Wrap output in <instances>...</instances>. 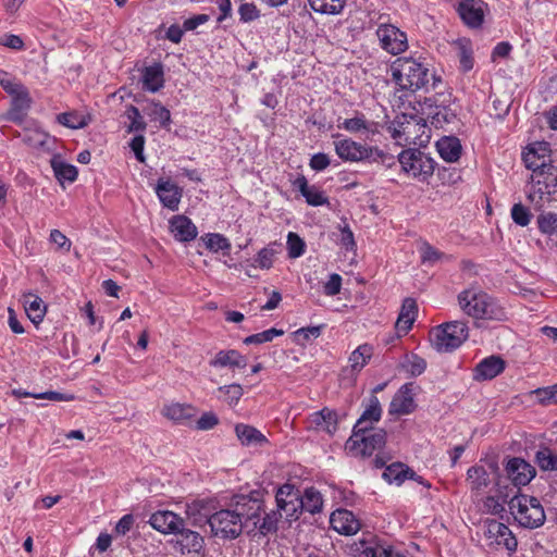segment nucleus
<instances>
[{
    "label": "nucleus",
    "instance_id": "f257e3e1",
    "mask_svg": "<svg viewBox=\"0 0 557 557\" xmlns=\"http://www.w3.org/2000/svg\"><path fill=\"white\" fill-rule=\"evenodd\" d=\"M392 76L395 83L401 88L410 91L419 89L435 90L442 78L431 73L429 67L413 58H398L392 66Z\"/></svg>",
    "mask_w": 557,
    "mask_h": 557
},
{
    "label": "nucleus",
    "instance_id": "f03ea898",
    "mask_svg": "<svg viewBox=\"0 0 557 557\" xmlns=\"http://www.w3.org/2000/svg\"><path fill=\"white\" fill-rule=\"evenodd\" d=\"M461 310L474 319L505 321L507 312L497 299L479 288H468L458 295Z\"/></svg>",
    "mask_w": 557,
    "mask_h": 557
},
{
    "label": "nucleus",
    "instance_id": "7ed1b4c3",
    "mask_svg": "<svg viewBox=\"0 0 557 557\" xmlns=\"http://www.w3.org/2000/svg\"><path fill=\"white\" fill-rule=\"evenodd\" d=\"M335 152L339 159L349 162L382 163L391 168L395 164L394 158L379 147L357 143L339 134L333 135Z\"/></svg>",
    "mask_w": 557,
    "mask_h": 557
},
{
    "label": "nucleus",
    "instance_id": "20e7f679",
    "mask_svg": "<svg viewBox=\"0 0 557 557\" xmlns=\"http://www.w3.org/2000/svg\"><path fill=\"white\" fill-rule=\"evenodd\" d=\"M508 507L515 520L523 528L536 529L545 522L544 508L534 496L517 494L508 502Z\"/></svg>",
    "mask_w": 557,
    "mask_h": 557
},
{
    "label": "nucleus",
    "instance_id": "39448f33",
    "mask_svg": "<svg viewBox=\"0 0 557 557\" xmlns=\"http://www.w3.org/2000/svg\"><path fill=\"white\" fill-rule=\"evenodd\" d=\"M398 161L404 172L422 182L428 181L435 170L434 160L418 149L401 151L398 156Z\"/></svg>",
    "mask_w": 557,
    "mask_h": 557
},
{
    "label": "nucleus",
    "instance_id": "423d86ee",
    "mask_svg": "<svg viewBox=\"0 0 557 557\" xmlns=\"http://www.w3.org/2000/svg\"><path fill=\"white\" fill-rule=\"evenodd\" d=\"M209 525L214 536L236 539L244 529V522L233 509H221L211 515Z\"/></svg>",
    "mask_w": 557,
    "mask_h": 557
},
{
    "label": "nucleus",
    "instance_id": "0eeeda50",
    "mask_svg": "<svg viewBox=\"0 0 557 557\" xmlns=\"http://www.w3.org/2000/svg\"><path fill=\"white\" fill-rule=\"evenodd\" d=\"M386 431L377 429L371 434H362L360 436H350L346 442V449L356 457H370L375 450L385 446Z\"/></svg>",
    "mask_w": 557,
    "mask_h": 557
},
{
    "label": "nucleus",
    "instance_id": "6e6552de",
    "mask_svg": "<svg viewBox=\"0 0 557 557\" xmlns=\"http://www.w3.org/2000/svg\"><path fill=\"white\" fill-rule=\"evenodd\" d=\"M277 511L284 512L288 521L297 520L304 511L300 499V491L292 484L282 485L275 496Z\"/></svg>",
    "mask_w": 557,
    "mask_h": 557
},
{
    "label": "nucleus",
    "instance_id": "1a4fd4ad",
    "mask_svg": "<svg viewBox=\"0 0 557 557\" xmlns=\"http://www.w3.org/2000/svg\"><path fill=\"white\" fill-rule=\"evenodd\" d=\"M376 36L382 49L393 55L400 54L408 48L407 35L398 27L392 24H380L376 29Z\"/></svg>",
    "mask_w": 557,
    "mask_h": 557
},
{
    "label": "nucleus",
    "instance_id": "9d476101",
    "mask_svg": "<svg viewBox=\"0 0 557 557\" xmlns=\"http://www.w3.org/2000/svg\"><path fill=\"white\" fill-rule=\"evenodd\" d=\"M508 479L515 486H524L535 476V469L522 458L513 457L506 465Z\"/></svg>",
    "mask_w": 557,
    "mask_h": 557
},
{
    "label": "nucleus",
    "instance_id": "9b49d317",
    "mask_svg": "<svg viewBox=\"0 0 557 557\" xmlns=\"http://www.w3.org/2000/svg\"><path fill=\"white\" fill-rule=\"evenodd\" d=\"M233 506L238 518L243 520L244 527L250 521H257L261 512L264 511L261 500L246 495L236 496Z\"/></svg>",
    "mask_w": 557,
    "mask_h": 557
},
{
    "label": "nucleus",
    "instance_id": "f8f14e48",
    "mask_svg": "<svg viewBox=\"0 0 557 557\" xmlns=\"http://www.w3.org/2000/svg\"><path fill=\"white\" fill-rule=\"evenodd\" d=\"M483 7L482 0H460L457 12L467 26L478 28L484 21Z\"/></svg>",
    "mask_w": 557,
    "mask_h": 557
},
{
    "label": "nucleus",
    "instance_id": "ddd939ff",
    "mask_svg": "<svg viewBox=\"0 0 557 557\" xmlns=\"http://www.w3.org/2000/svg\"><path fill=\"white\" fill-rule=\"evenodd\" d=\"M416 409V404L412 396V384L407 383L403 385L394 395L388 413L392 416L409 414Z\"/></svg>",
    "mask_w": 557,
    "mask_h": 557
},
{
    "label": "nucleus",
    "instance_id": "4468645a",
    "mask_svg": "<svg viewBox=\"0 0 557 557\" xmlns=\"http://www.w3.org/2000/svg\"><path fill=\"white\" fill-rule=\"evenodd\" d=\"M332 528L339 534L352 535L360 530V522L355 515L347 509H337L330 517Z\"/></svg>",
    "mask_w": 557,
    "mask_h": 557
},
{
    "label": "nucleus",
    "instance_id": "2eb2a0df",
    "mask_svg": "<svg viewBox=\"0 0 557 557\" xmlns=\"http://www.w3.org/2000/svg\"><path fill=\"white\" fill-rule=\"evenodd\" d=\"M183 519L172 511H157L150 516L149 524L163 534L177 533L182 529Z\"/></svg>",
    "mask_w": 557,
    "mask_h": 557
},
{
    "label": "nucleus",
    "instance_id": "dca6fc26",
    "mask_svg": "<svg viewBox=\"0 0 557 557\" xmlns=\"http://www.w3.org/2000/svg\"><path fill=\"white\" fill-rule=\"evenodd\" d=\"M430 342L432 347L438 352L453 351L460 346V337L451 335L444 324L431 330Z\"/></svg>",
    "mask_w": 557,
    "mask_h": 557
},
{
    "label": "nucleus",
    "instance_id": "f3484780",
    "mask_svg": "<svg viewBox=\"0 0 557 557\" xmlns=\"http://www.w3.org/2000/svg\"><path fill=\"white\" fill-rule=\"evenodd\" d=\"M185 521L182 523V529L175 533L177 536L176 545L180 546L182 554L200 553L205 545L203 537L196 531L189 530Z\"/></svg>",
    "mask_w": 557,
    "mask_h": 557
},
{
    "label": "nucleus",
    "instance_id": "a211bd4d",
    "mask_svg": "<svg viewBox=\"0 0 557 557\" xmlns=\"http://www.w3.org/2000/svg\"><path fill=\"white\" fill-rule=\"evenodd\" d=\"M169 223L174 238L181 243L191 242L198 235L196 225L186 215H174Z\"/></svg>",
    "mask_w": 557,
    "mask_h": 557
},
{
    "label": "nucleus",
    "instance_id": "6ab92c4d",
    "mask_svg": "<svg viewBox=\"0 0 557 557\" xmlns=\"http://www.w3.org/2000/svg\"><path fill=\"white\" fill-rule=\"evenodd\" d=\"M505 370V361L499 356H490L481 360L475 369L473 377L478 381L492 380Z\"/></svg>",
    "mask_w": 557,
    "mask_h": 557
},
{
    "label": "nucleus",
    "instance_id": "aec40b11",
    "mask_svg": "<svg viewBox=\"0 0 557 557\" xmlns=\"http://www.w3.org/2000/svg\"><path fill=\"white\" fill-rule=\"evenodd\" d=\"M293 186L299 190L309 206L319 207L329 203V198L324 193L318 186L309 185L304 175H299L293 182Z\"/></svg>",
    "mask_w": 557,
    "mask_h": 557
},
{
    "label": "nucleus",
    "instance_id": "412c9836",
    "mask_svg": "<svg viewBox=\"0 0 557 557\" xmlns=\"http://www.w3.org/2000/svg\"><path fill=\"white\" fill-rule=\"evenodd\" d=\"M337 413L329 408H323L310 414L308 428L333 434L337 430Z\"/></svg>",
    "mask_w": 557,
    "mask_h": 557
},
{
    "label": "nucleus",
    "instance_id": "4be33fe9",
    "mask_svg": "<svg viewBox=\"0 0 557 557\" xmlns=\"http://www.w3.org/2000/svg\"><path fill=\"white\" fill-rule=\"evenodd\" d=\"M156 193L165 208L173 211L178 209L182 191L177 185L161 178L158 181Z\"/></svg>",
    "mask_w": 557,
    "mask_h": 557
},
{
    "label": "nucleus",
    "instance_id": "5701e85b",
    "mask_svg": "<svg viewBox=\"0 0 557 557\" xmlns=\"http://www.w3.org/2000/svg\"><path fill=\"white\" fill-rule=\"evenodd\" d=\"M209 364L213 368L244 369L247 367V358L235 349L220 350L209 361Z\"/></svg>",
    "mask_w": 557,
    "mask_h": 557
},
{
    "label": "nucleus",
    "instance_id": "b1692460",
    "mask_svg": "<svg viewBox=\"0 0 557 557\" xmlns=\"http://www.w3.org/2000/svg\"><path fill=\"white\" fill-rule=\"evenodd\" d=\"M23 306L28 319L35 325H38L44 320L47 307L39 296L30 292L25 293L23 295Z\"/></svg>",
    "mask_w": 557,
    "mask_h": 557
},
{
    "label": "nucleus",
    "instance_id": "393cba45",
    "mask_svg": "<svg viewBox=\"0 0 557 557\" xmlns=\"http://www.w3.org/2000/svg\"><path fill=\"white\" fill-rule=\"evenodd\" d=\"M143 88L145 90L157 92L164 85V72L161 63L146 66L141 76Z\"/></svg>",
    "mask_w": 557,
    "mask_h": 557
},
{
    "label": "nucleus",
    "instance_id": "a878e982",
    "mask_svg": "<svg viewBox=\"0 0 557 557\" xmlns=\"http://www.w3.org/2000/svg\"><path fill=\"white\" fill-rule=\"evenodd\" d=\"M547 151V147L542 145H540L539 149L529 147L528 151L523 153V162L527 169L532 170L533 173H539L550 163L549 157L546 156Z\"/></svg>",
    "mask_w": 557,
    "mask_h": 557
},
{
    "label": "nucleus",
    "instance_id": "bb28decb",
    "mask_svg": "<svg viewBox=\"0 0 557 557\" xmlns=\"http://www.w3.org/2000/svg\"><path fill=\"white\" fill-rule=\"evenodd\" d=\"M436 148L440 156L447 162H456L462 151L460 140L454 136L442 137L436 143Z\"/></svg>",
    "mask_w": 557,
    "mask_h": 557
},
{
    "label": "nucleus",
    "instance_id": "cd10ccee",
    "mask_svg": "<svg viewBox=\"0 0 557 557\" xmlns=\"http://www.w3.org/2000/svg\"><path fill=\"white\" fill-rule=\"evenodd\" d=\"M235 433L245 446H261L268 442L267 437L259 430L248 424H236Z\"/></svg>",
    "mask_w": 557,
    "mask_h": 557
},
{
    "label": "nucleus",
    "instance_id": "c85d7f7f",
    "mask_svg": "<svg viewBox=\"0 0 557 557\" xmlns=\"http://www.w3.org/2000/svg\"><path fill=\"white\" fill-rule=\"evenodd\" d=\"M467 481L470 484L471 491L481 493L491 483L490 474L482 466H472L467 471Z\"/></svg>",
    "mask_w": 557,
    "mask_h": 557
},
{
    "label": "nucleus",
    "instance_id": "c756f323",
    "mask_svg": "<svg viewBox=\"0 0 557 557\" xmlns=\"http://www.w3.org/2000/svg\"><path fill=\"white\" fill-rule=\"evenodd\" d=\"M413 476L414 471L401 462H394L387 466L383 472L384 480L397 485L403 484L406 479Z\"/></svg>",
    "mask_w": 557,
    "mask_h": 557
},
{
    "label": "nucleus",
    "instance_id": "7c9ffc66",
    "mask_svg": "<svg viewBox=\"0 0 557 557\" xmlns=\"http://www.w3.org/2000/svg\"><path fill=\"white\" fill-rule=\"evenodd\" d=\"M186 515L190 521V524L194 527H202L205 524H209V519H211L209 508L203 504V502L200 500L187 505Z\"/></svg>",
    "mask_w": 557,
    "mask_h": 557
},
{
    "label": "nucleus",
    "instance_id": "2f4dec72",
    "mask_svg": "<svg viewBox=\"0 0 557 557\" xmlns=\"http://www.w3.org/2000/svg\"><path fill=\"white\" fill-rule=\"evenodd\" d=\"M301 506L304 511L309 513H318L322 510L323 498L321 493L314 487H308L304 494L300 493Z\"/></svg>",
    "mask_w": 557,
    "mask_h": 557
},
{
    "label": "nucleus",
    "instance_id": "473e14b6",
    "mask_svg": "<svg viewBox=\"0 0 557 557\" xmlns=\"http://www.w3.org/2000/svg\"><path fill=\"white\" fill-rule=\"evenodd\" d=\"M540 212L536 219L540 232L550 239H557V213L544 211V209Z\"/></svg>",
    "mask_w": 557,
    "mask_h": 557
},
{
    "label": "nucleus",
    "instance_id": "72a5a7b5",
    "mask_svg": "<svg viewBox=\"0 0 557 557\" xmlns=\"http://www.w3.org/2000/svg\"><path fill=\"white\" fill-rule=\"evenodd\" d=\"M163 412L168 419L182 423L194 417L195 408L190 405L172 404L166 406Z\"/></svg>",
    "mask_w": 557,
    "mask_h": 557
},
{
    "label": "nucleus",
    "instance_id": "f704fd0d",
    "mask_svg": "<svg viewBox=\"0 0 557 557\" xmlns=\"http://www.w3.org/2000/svg\"><path fill=\"white\" fill-rule=\"evenodd\" d=\"M373 354V347L363 344L357 347L349 356V362L352 371L359 372L370 360Z\"/></svg>",
    "mask_w": 557,
    "mask_h": 557
},
{
    "label": "nucleus",
    "instance_id": "c9c22d12",
    "mask_svg": "<svg viewBox=\"0 0 557 557\" xmlns=\"http://www.w3.org/2000/svg\"><path fill=\"white\" fill-rule=\"evenodd\" d=\"M457 46V57L459 59L460 69L462 72H469L473 69L474 60H473V51L469 40L459 39L456 41Z\"/></svg>",
    "mask_w": 557,
    "mask_h": 557
},
{
    "label": "nucleus",
    "instance_id": "e433bc0d",
    "mask_svg": "<svg viewBox=\"0 0 557 557\" xmlns=\"http://www.w3.org/2000/svg\"><path fill=\"white\" fill-rule=\"evenodd\" d=\"M536 177V185H543L546 189L552 190L553 195L557 190V168L548 163L539 173L533 175Z\"/></svg>",
    "mask_w": 557,
    "mask_h": 557
},
{
    "label": "nucleus",
    "instance_id": "4c0bfd02",
    "mask_svg": "<svg viewBox=\"0 0 557 557\" xmlns=\"http://www.w3.org/2000/svg\"><path fill=\"white\" fill-rule=\"evenodd\" d=\"M373 126L374 123L368 122L362 113H357L354 117L346 119L337 125L338 128H344L349 133L373 132Z\"/></svg>",
    "mask_w": 557,
    "mask_h": 557
},
{
    "label": "nucleus",
    "instance_id": "58836bf2",
    "mask_svg": "<svg viewBox=\"0 0 557 557\" xmlns=\"http://www.w3.org/2000/svg\"><path fill=\"white\" fill-rule=\"evenodd\" d=\"M144 112L151 119V121L159 122L162 126H166L171 122L170 111L158 101H150L144 109Z\"/></svg>",
    "mask_w": 557,
    "mask_h": 557
},
{
    "label": "nucleus",
    "instance_id": "ea45409f",
    "mask_svg": "<svg viewBox=\"0 0 557 557\" xmlns=\"http://www.w3.org/2000/svg\"><path fill=\"white\" fill-rule=\"evenodd\" d=\"M281 517V512L272 510L265 513L262 519L259 517L257 521L253 522V527L258 529L259 533L262 535L274 533L277 530V522Z\"/></svg>",
    "mask_w": 557,
    "mask_h": 557
},
{
    "label": "nucleus",
    "instance_id": "a19ab883",
    "mask_svg": "<svg viewBox=\"0 0 557 557\" xmlns=\"http://www.w3.org/2000/svg\"><path fill=\"white\" fill-rule=\"evenodd\" d=\"M311 9L322 14H339L344 7L345 0H308Z\"/></svg>",
    "mask_w": 557,
    "mask_h": 557
},
{
    "label": "nucleus",
    "instance_id": "79ce46f5",
    "mask_svg": "<svg viewBox=\"0 0 557 557\" xmlns=\"http://www.w3.org/2000/svg\"><path fill=\"white\" fill-rule=\"evenodd\" d=\"M382 416V408L380 400L376 396L372 395L364 407L362 414L359 418V425H363L367 421L373 423L379 422Z\"/></svg>",
    "mask_w": 557,
    "mask_h": 557
},
{
    "label": "nucleus",
    "instance_id": "37998d69",
    "mask_svg": "<svg viewBox=\"0 0 557 557\" xmlns=\"http://www.w3.org/2000/svg\"><path fill=\"white\" fill-rule=\"evenodd\" d=\"M51 166L60 183L64 181L72 183L77 178V169L72 164L52 159Z\"/></svg>",
    "mask_w": 557,
    "mask_h": 557
},
{
    "label": "nucleus",
    "instance_id": "c03bdc74",
    "mask_svg": "<svg viewBox=\"0 0 557 557\" xmlns=\"http://www.w3.org/2000/svg\"><path fill=\"white\" fill-rule=\"evenodd\" d=\"M535 461L543 471H557V455L548 447H542L536 451Z\"/></svg>",
    "mask_w": 557,
    "mask_h": 557
},
{
    "label": "nucleus",
    "instance_id": "a18cd8bd",
    "mask_svg": "<svg viewBox=\"0 0 557 557\" xmlns=\"http://www.w3.org/2000/svg\"><path fill=\"white\" fill-rule=\"evenodd\" d=\"M532 187L528 193V199L534 205L536 211H542L544 208V196H553V191L546 189L543 185H536L534 176H532Z\"/></svg>",
    "mask_w": 557,
    "mask_h": 557
},
{
    "label": "nucleus",
    "instance_id": "49530a36",
    "mask_svg": "<svg viewBox=\"0 0 557 557\" xmlns=\"http://www.w3.org/2000/svg\"><path fill=\"white\" fill-rule=\"evenodd\" d=\"M201 239L205 242L206 247L210 251L218 252L220 250L231 249L230 240L222 234L210 233L203 236Z\"/></svg>",
    "mask_w": 557,
    "mask_h": 557
},
{
    "label": "nucleus",
    "instance_id": "de8ad7c7",
    "mask_svg": "<svg viewBox=\"0 0 557 557\" xmlns=\"http://www.w3.org/2000/svg\"><path fill=\"white\" fill-rule=\"evenodd\" d=\"M363 553L367 557H404L391 545H384L380 541L375 542L373 546L367 547Z\"/></svg>",
    "mask_w": 557,
    "mask_h": 557
},
{
    "label": "nucleus",
    "instance_id": "09e8293b",
    "mask_svg": "<svg viewBox=\"0 0 557 557\" xmlns=\"http://www.w3.org/2000/svg\"><path fill=\"white\" fill-rule=\"evenodd\" d=\"M218 391L223 394V401L231 407L236 406L243 396V387L236 383L221 386Z\"/></svg>",
    "mask_w": 557,
    "mask_h": 557
},
{
    "label": "nucleus",
    "instance_id": "8fccbe9b",
    "mask_svg": "<svg viewBox=\"0 0 557 557\" xmlns=\"http://www.w3.org/2000/svg\"><path fill=\"white\" fill-rule=\"evenodd\" d=\"M284 334L283 330H278L276 327H271L269 330H265L261 333L252 334L244 338V344L251 345V344H262L267 342L273 341L274 337L281 336Z\"/></svg>",
    "mask_w": 557,
    "mask_h": 557
},
{
    "label": "nucleus",
    "instance_id": "3c124183",
    "mask_svg": "<svg viewBox=\"0 0 557 557\" xmlns=\"http://www.w3.org/2000/svg\"><path fill=\"white\" fill-rule=\"evenodd\" d=\"M540 404L544 406L557 405V384L540 387L533 391Z\"/></svg>",
    "mask_w": 557,
    "mask_h": 557
},
{
    "label": "nucleus",
    "instance_id": "603ef678",
    "mask_svg": "<svg viewBox=\"0 0 557 557\" xmlns=\"http://www.w3.org/2000/svg\"><path fill=\"white\" fill-rule=\"evenodd\" d=\"M512 221L519 226H528L532 219L531 211L522 203H515L510 211Z\"/></svg>",
    "mask_w": 557,
    "mask_h": 557
},
{
    "label": "nucleus",
    "instance_id": "864d4df0",
    "mask_svg": "<svg viewBox=\"0 0 557 557\" xmlns=\"http://www.w3.org/2000/svg\"><path fill=\"white\" fill-rule=\"evenodd\" d=\"M306 244L302 238L294 233L289 232L287 235V249L289 258H298L304 255Z\"/></svg>",
    "mask_w": 557,
    "mask_h": 557
},
{
    "label": "nucleus",
    "instance_id": "5fc2aeb1",
    "mask_svg": "<svg viewBox=\"0 0 557 557\" xmlns=\"http://www.w3.org/2000/svg\"><path fill=\"white\" fill-rule=\"evenodd\" d=\"M58 121L60 124L73 129L83 128L87 125L86 119L74 112H64L59 114Z\"/></svg>",
    "mask_w": 557,
    "mask_h": 557
},
{
    "label": "nucleus",
    "instance_id": "6e6d98bb",
    "mask_svg": "<svg viewBox=\"0 0 557 557\" xmlns=\"http://www.w3.org/2000/svg\"><path fill=\"white\" fill-rule=\"evenodd\" d=\"M126 115L131 121L128 132H144L146 129L147 124L137 107L131 104L126 110Z\"/></svg>",
    "mask_w": 557,
    "mask_h": 557
},
{
    "label": "nucleus",
    "instance_id": "4d7b16f0",
    "mask_svg": "<svg viewBox=\"0 0 557 557\" xmlns=\"http://www.w3.org/2000/svg\"><path fill=\"white\" fill-rule=\"evenodd\" d=\"M495 540L498 542V544L503 543L504 546L509 552L517 550V547H518L517 539L512 534L511 530L505 523H502V529L498 531Z\"/></svg>",
    "mask_w": 557,
    "mask_h": 557
},
{
    "label": "nucleus",
    "instance_id": "13d9d810",
    "mask_svg": "<svg viewBox=\"0 0 557 557\" xmlns=\"http://www.w3.org/2000/svg\"><path fill=\"white\" fill-rule=\"evenodd\" d=\"M322 325L301 327L294 333L295 342L299 345H306L312 338L321 335Z\"/></svg>",
    "mask_w": 557,
    "mask_h": 557
},
{
    "label": "nucleus",
    "instance_id": "bf43d9fd",
    "mask_svg": "<svg viewBox=\"0 0 557 557\" xmlns=\"http://www.w3.org/2000/svg\"><path fill=\"white\" fill-rule=\"evenodd\" d=\"M29 107L30 98L26 87L12 95V110L14 112L25 111Z\"/></svg>",
    "mask_w": 557,
    "mask_h": 557
},
{
    "label": "nucleus",
    "instance_id": "052dcab7",
    "mask_svg": "<svg viewBox=\"0 0 557 557\" xmlns=\"http://www.w3.org/2000/svg\"><path fill=\"white\" fill-rule=\"evenodd\" d=\"M451 335L460 337V345L468 338L469 329L465 321H451L443 323Z\"/></svg>",
    "mask_w": 557,
    "mask_h": 557
},
{
    "label": "nucleus",
    "instance_id": "680f3d73",
    "mask_svg": "<svg viewBox=\"0 0 557 557\" xmlns=\"http://www.w3.org/2000/svg\"><path fill=\"white\" fill-rule=\"evenodd\" d=\"M451 335L460 337V345L468 338L469 329L465 321H451L443 323Z\"/></svg>",
    "mask_w": 557,
    "mask_h": 557
},
{
    "label": "nucleus",
    "instance_id": "e2e57ef3",
    "mask_svg": "<svg viewBox=\"0 0 557 557\" xmlns=\"http://www.w3.org/2000/svg\"><path fill=\"white\" fill-rule=\"evenodd\" d=\"M276 253L275 249L268 246L262 248L256 259L255 262L258 264L261 269H270L273 265V257Z\"/></svg>",
    "mask_w": 557,
    "mask_h": 557
},
{
    "label": "nucleus",
    "instance_id": "0e129e2a",
    "mask_svg": "<svg viewBox=\"0 0 557 557\" xmlns=\"http://www.w3.org/2000/svg\"><path fill=\"white\" fill-rule=\"evenodd\" d=\"M0 86L9 94L13 95L25 88V86L11 78L7 72H0Z\"/></svg>",
    "mask_w": 557,
    "mask_h": 557
},
{
    "label": "nucleus",
    "instance_id": "69168bd1",
    "mask_svg": "<svg viewBox=\"0 0 557 557\" xmlns=\"http://www.w3.org/2000/svg\"><path fill=\"white\" fill-rule=\"evenodd\" d=\"M240 21L244 23L252 22L260 16V11L253 3H243L238 9Z\"/></svg>",
    "mask_w": 557,
    "mask_h": 557
},
{
    "label": "nucleus",
    "instance_id": "338daca9",
    "mask_svg": "<svg viewBox=\"0 0 557 557\" xmlns=\"http://www.w3.org/2000/svg\"><path fill=\"white\" fill-rule=\"evenodd\" d=\"M483 511L494 516L502 515L505 511L503 503L495 496H487L483 500Z\"/></svg>",
    "mask_w": 557,
    "mask_h": 557
},
{
    "label": "nucleus",
    "instance_id": "774afa93",
    "mask_svg": "<svg viewBox=\"0 0 557 557\" xmlns=\"http://www.w3.org/2000/svg\"><path fill=\"white\" fill-rule=\"evenodd\" d=\"M425 369H426V361L423 358H421L417 355H412L408 359V371L410 372L411 375L418 376V375L422 374Z\"/></svg>",
    "mask_w": 557,
    "mask_h": 557
}]
</instances>
